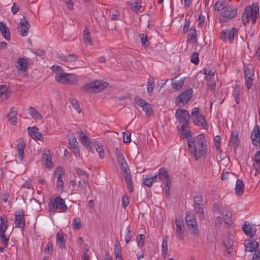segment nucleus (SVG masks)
Wrapping results in <instances>:
<instances>
[{
	"instance_id": "1",
	"label": "nucleus",
	"mask_w": 260,
	"mask_h": 260,
	"mask_svg": "<svg viewBox=\"0 0 260 260\" xmlns=\"http://www.w3.org/2000/svg\"><path fill=\"white\" fill-rule=\"evenodd\" d=\"M259 13V7L256 3L251 6H247L244 9L242 15V20L244 26L251 20L253 24L255 23L257 14Z\"/></svg>"
},
{
	"instance_id": "2",
	"label": "nucleus",
	"mask_w": 260,
	"mask_h": 260,
	"mask_svg": "<svg viewBox=\"0 0 260 260\" xmlns=\"http://www.w3.org/2000/svg\"><path fill=\"white\" fill-rule=\"evenodd\" d=\"M108 85L107 82L96 80L84 85L81 90L84 92H99L103 90Z\"/></svg>"
},
{
	"instance_id": "3",
	"label": "nucleus",
	"mask_w": 260,
	"mask_h": 260,
	"mask_svg": "<svg viewBox=\"0 0 260 260\" xmlns=\"http://www.w3.org/2000/svg\"><path fill=\"white\" fill-rule=\"evenodd\" d=\"M155 176L157 177V180H160L162 179L164 180V183L165 185V189L166 195L167 197L170 196V189L171 186V180L170 175L168 173V171L164 167L160 168L158 170V173L156 174Z\"/></svg>"
},
{
	"instance_id": "4",
	"label": "nucleus",
	"mask_w": 260,
	"mask_h": 260,
	"mask_svg": "<svg viewBox=\"0 0 260 260\" xmlns=\"http://www.w3.org/2000/svg\"><path fill=\"white\" fill-rule=\"evenodd\" d=\"M49 207L50 212L53 214L55 213L57 209H59L62 212H66L68 210V207L65 203L64 200L60 197L51 199L50 201Z\"/></svg>"
},
{
	"instance_id": "5",
	"label": "nucleus",
	"mask_w": 260,
	"mask_h": 260,
	"mask_svg": "<svg viewBox=\"0 0 260 260\" xmlns=\"http://www.w3.org/2000/svg\"><path fill=\"white\" fill-rule=\"evenodd\" d=\"M55 80L57 82L66 85L73 84L77 81V79L74 74L64 72L57 73Z\"/></svg>"
},
{
	"instance_id": "6",
	"label": "nucleus",
	"mask_w": 260,
	"mask_h": 260,
	"mask_svg": "<svg viewBox=\"0 0 260 260\" xmlns=\"http://www.w3.org/2000/svg\"><path fill=\"white\" fill-rule=\"evenodd\" d=\"M175 115L180 123H181V129L185 131L189 124L190 115L188 112L185 109H178L176 110Z\"/></svg>"
},
{
	"instance_id": "7",
	"label": "nucleus",
	"mask_w": 260,
	"mask_h": 260,
	"mask_svg": "<svg viewBox=\"0 0 260 260\" xmlns=\"http://www.w3.org/2000/svg\"><path fill=\"white\" fill-rule=\"evenodd\" d=\"M0 239L5 248H7L9 242V237H7L5 233L8 229V218L6 215L0 217Z\"/></svg>"
},
{
	"instance_id": "8",
	"label": "nucleus",
	"mask_w": 260,
	"mask_h": 260,
	"mask_svg": "<svg viewBox=\"0 0 260 260\" xmlns=\"http://www.w3.org/2000/svg\"><path fill=\"white\" fill-rule=\"evenodd\" d=\"M237 9L230 5L226 8L219 15L218 19L221 23H225L232 19L237 15Z\"/></svg>"
},
{
	"instance_id": "9",
	"label": "nucleus",
	"mask_w": 260,
	"mask_h": 260,
	"mask_svg": "<svg viewBox=\"0 0 260 260\" xmlns=\"http://www.w3.org/2000/svg\"><path fill=\"white\" fill-rule=\"evenodd\" d=\"M185 220L191 233L197 234L198 230L196 216L193 213H187L185 217Z\"/></svg>"
},
{
	"instance_id": "10",
	"label": "nucleus",
	"mask_w": 260,
	"mask_h": 260,
	"mask_svg": "<svg viewBox=\"0 0 260 260\" xmlns=\"http://www.w3.org/2000/svg\"><path fill=\"white\" fill-rule=\"evenodd\" d=\"M192 92L191 88L185 89L176 98L175 103L176 104L182 103L183 105L187 104L192 98Z\"/></svg>"
},
{
	"instance_id": "11",
	"label": "nucleus",
	"mask_w": 260,
	"mask_h": 260,
	"mask_svg": "<svg viewBox=\"0 0 260 260\" xmlns=\"http://www.w3.org/2000/svg\"><path fill=\"white\" fill-rule=\"evenodd\" d=\"M134 102L139 106L143 108V110L148 116L152 115L153 109L150 104L147 102L145 100L142 99L139 96H136L134 99Z\"/></svg>"
},
{
	"instance_id": "12",
	"label": "nucleus",
	"mask_w": 260,
	"mask_h": 260,
	"mask_svg": "<svg viewBox=\"0 0 260 260\" xmlns=\"http://www.w3.org/2000/svg\"><path fill=\"white\" fill-rule=\"evenodd\" d=\"M15 224L16 228H23L25 225V214L23 210L15 212Z\"/></svg>"
},
{
	"instance_id": "13",
	"label": "nucleus",
	"mask_w": 260,
	"mask_h": 260,
	"mask_svg": "<svg viewBox=\"0 0 260 260\" xmlns=\"http://www.w3.org/2000/svg\"><path fill=\"white\" fill-rule=\"evenodd\" d=\"M25 19V17L23 16L21 19L20 22L17 26V29L18 30L19 34L23 37L26 36L28 33L29 29L30 28V25L28 21H23Z\"/></svg>"
},
{
	"instance_id": "14",
	"label": "nucleus",
	"mask_w": 260,
	"mask_h": 260,
	"mask_svg": "<svg viewBox=\"0 0 260 260\" xmlns=\"http://www.w3.org/2000/svg\"><path fill=\"white\" fill-rule=\"evenodd\" d=\"M188 147L189 153L195 158L196 160H198L202 156H206L204 150H201L199 148V150L198 151L196 144H189Z\"/></svg>"
},
{
	"instance_id": "15",
	"label": "nucleus",
	"mask_w": 260,
	"mask_h": 260,
	"mask_svg": "<svg viewBox=\"0 0 260 260\" xmlns=\"http://www.w3.org/2000/svg\"><path fill=\"white\" fill-rule=\"evenodd\" d=\"M260 127L258 125H255L251 132V142L253 145L257 147H260Z\"/></svg>"
},
{
	"instance_id": "16",
	"label": "nucleus",
	"mask_w": 260,
	"mask_h": 260,
	"mask_svg": "<svg viewBox=\"0 0 260 260\" xmlns=\"http://www.w3.org/2000/svg\"><path fill=\"white\" fill-rule=\"evenodd\" d=\"M237 32V29L234 27L232 28L230 31L225 30L220 33V39L224 42H226L229 39V42L232 43L234 39L235 34Z\"/></svg>"
},
{
	"instance_id": "17",
	"label": "nucleus",
	"mask_w": 260,
	"mask_h": 260,
	"mask_svg": "<svg viewBox=\"0 0 260 260\" xmlns=\"http://www.w3.org/2000/svg\"><path fill=\"white\" fill-rule=\"evenodd\" d=\"M176 233L177 237L179 240H183L184 237V225L182 219H176Z\"/></svg>"
},
{
	"instance_id": "18",
	"label": "nucleus",
	"mask_w": 260,
	"mask_h": 260,
	"mask_svg": "<svg viewBox=\"0 0 260 260\" xmlns=\"http://www.w3.org/2000/svg\"><path fill=\"white\" fill-rule=\"evenodd\" d=\"M223 242L225 251L228 254H231L232 251L233 250L232 246L234 244L233 237L230 235H224Z\"/></svg>"
},
{
	"instance_id": "19",
	"label": "nucleus",
	"mask_w": 260,
	"mask_h": 260,
	"mask_svg": "<svg viewBox=\"0 0 260 260\" xmlns=\"http://www.w3.org/2000/svg\"><path fill=\"white\" fill-rule=\"evenodd\" d=\"M244 245L246 250L249 252L256 251L258 248V243L253 239H247L245 241Z\"/></svg>"
},
{
	"instance_id": "20",
	"label": "nucleus",
	"mask_w": 260,
	"mask_h": 260,
	"mask_svg": "<svg viewBox=\"0 0 260 260\" xmlns=\"http://www.w3.org/2000/svg\"><path fill=\"white\" fill-rule=\"evenodd\" d=\"M27 131L28 134L32 139L41 140L43 138L42 134L39 132V129L36 126L28 127Z\"/></svg>"
},
{
	"instance_id": "21",
	"label": "nucleus",
	"mask_w": 260,
	"mask_h": 260,
	"mask_svg": "<svg viewBox=\"0 0 260 260\" xmlns=\"http://www.w3.org/2000/svg\"><path fill=\"white\" fill-rule=\"evenodd\" d=\"M197 143L201 150H204L206 155L207 152V144L205 136L204 134H200L198 135L197 138Z\"/></svg>"
},
{
	"instance_id": "22",
	"label": "nucleus",
	"mask_w": 260,
	"mask_h": 260,
	"mask_svg": "<svg viewBox=\"0 0 260 260\" xmlns=\"http://www.w3.org/2000/svg\"><path fill=\"white\" fill-rule=\"evenodd\" d=\"M242 229L245 234L250 237H253L256 232V229L249 224L243 225Z\"/></svg>"
},
{
	"instance_id": "23",
	"label": "nucleus",
	"mask_w": 260,
	"mask_h": 260,
	"mask_svg": "<svg viewBox=\"0 0 260 260\" xmlns=\"http://www.w3.org/2000/svg\"><path fill=\"white\" fill-rule=\"evenodd\" d=\"M25 147V143L22 139H19L17 147L18 149V157L20 161L24 158V150Z\"/></svg>"
},
{
	"instance_id": "24",
	"label": "nucleus",
	"mask_w": 260,
	"mask_h": 260,
	"mask_svg": "<svg viewBox=\"0 0 260 260\" xmlns=\"http://www.w3.org/2000/svg\"><path fill=\"white\" fill-rule=\"evenodd\" d=\"M194 124L198 126H203L204 128H207L208 125L205 119V116L203 114L198 117L193 119Z\"/></svg>"
},
{
	"instance_id": "25",
	"label": "nucleus",
	"mask_w": 260,
	"mask_h": 260,
	"mask_svg": "<svg viewBox=\"0 0 260 260\" xmlns=\"http://www.w3.org/2000/svg\"><path fill=\"white\" fill-rule=\"evenodd\" d=\"M0 30L3 36L7 40H10V32L9 28L3 22H0Z\"/></svg>"
},
{
	"instance_id": "26",
	"label": "nucleus",
	"mask_w": 260,
	"mask_h": 260,
	"mask_svg": "<svg viewBox=\"0 0 260 260\" xmlns=\"http://www.w3.org/2000/svg\"><path fill=\"white\" fill-rule=\"evenodd\" d=\"M63 237L62 231L61 230L59 231L56 235V243L61 248L65 247V240Z\"/></svg>"
},
{
	"instance_id": "27",
	"label": "nucleus",
	"mask_w": 260,
	"mask_h": 260,
	"mask_svg": "<svg viewBox=\"0 0 260 260\" xmlns=\"http://www.w3.org/2000/svg\"><path fill=\"white\" fill-rule=\"evenodd\" d=\"M42 158V161L46 167L49 168L52 167L53 162L52 161L51 156L49 153H43Z\"/></svg>"
},
{
	"instance_id": "28",
	"label": "nucleus",
	"mask_w": 260,
	"mask_h": 260,
	"mask_svg": "<svg viewBox=\"0 0 260 260\" xmlns=\"http://www.w3.org/2000/svg\"><path fill=\"white\" fill-rule=\"evenodd\" d=\"M244 184L242 180L238 179L235 187V193L237 196H241L243 192Z\"/></svg>"
},
{
	"instance_id": "29",
	"label": "nucleus",
	"mask_w": 260,
	"mask_h": 260,
	"mask_svg": "<svg viewBox=\"0 0 260 260\" xmlns=\"http://www.w3.org/2000/svg\"><path fill=\"white\" fill-rule=\"evenodd\" d=\"M10 96V94L8 91L7 86L0 85V100H1V101L6 100Z\"/></svg>"
},
{
	"instance_id": "30",
	"label": "nucleus",
	"mask_w": 260,
	"mask_h": 260,
	"mask_svg": "<svg viewBox=\"0 0 260 260\" xmlns=\"http://www.w3.org/2000/svg\"><path fill=\"white\" fill-rule=\"evenodd\" d=\"M231 140L234 149H236L239 145V138L238 132L234 131L232 132Z\"/></svg>"
},
{
	"instance_id": "31",
	"label": "nucleus",
	"mask_w": 260,
	"mask_h": 260,
	"mask_svg": "<svg viewBox=\"0 0 260 260\" xmlns=\"http://www.w3.org/2000/svg\"><path fill=\"white\" fill-rule=\"evenodd\" d=\"M29 111L30 115L34 119L41 120L42 119V115L35 108L30 107Z\"/></svg>"
},
{
	"instance_id": "32",
	"label": "nucleus",
	"mask_w": 260,
	"mask_h": 260,
	"mask_svg": "<svg viewBox=\"0 0 260 260\" xmlns=\"http://www.w3.org/2000/svg\"><path fill=\"white\" fill-rule=\"evenodd\" d=\"M190 33L188 34L187 41L190 42H197V32L194 27H191L190 29Z\"/></svg>"
},
{
	"instance_id": "33",
	"label": "nucleus",
	"mask_w": 260,
	"mask_h": 260,
	"mask_svg": "<svg viewBox=\"0 0 260 260\" xmlns=\"http://www.w3.org/2000/svg\"><path fill=\"white\" fill-rule=\"evenodd\" d=\"M18 66L17 67L18 70L25 72L27 68V61L26 59L19 58L17 60Z\"/></svg>"
},
{
	"instance_id": "34",
	"label": "nucleus",
	"mask_w": 260,
	"mask_h": 260,
	"mask_svg": "<svg viewBox=\"0 0 260 260\" xmlns=\"http://www.w3.org/2000/svg\"><path fill=\"white\" fill-rule=\"evenodd\" d=\"M59 58L62 61L73 62L77 59L78 56L77 55L73 54H69L68 56L62 55L59 56Z\"/></svg>"
},
{
	"instance_id": "35",
	"label": "nucleus",
	"mask_w": 260,
	"mask_h": 260,
	"mask_svg": "<svg viewBox=\"0 0 260 260\" xmlns=\"http://www.w3.org/2000/svg\"><path fill=\"white\" fill-rule=\"evenodd\" d=\"M79 135L83 145L85 147H88L90 144V141L88 137L82 131L79 132Z\"/></svg>"
},
{
	"instance_id": "36",
	"label": "nucleus",
	"mask_w": 260,
	"mask_h": 260,
	"mask_svg": "<svg viewBox=\"0 0 260 260\" xmlns=\"http://www.w3.org/2000/svg\"><path fill=\"white\" fill-rule=\"evenodd\" d=\"M204 204L200 205H194V209L197 214H198V217L202 219L205 218V215L204 213Z\"/></svg>"
},
{
	"instance_id": "37",
	"label": "nucleus",
	"mask_w": 260,
	"mask_h": 260,
	"mask_svg": "<svg viewBox=\"0 0 260 260\" xmlns=\"http://www.w3.org/2000/svg\"><path fill=\"white\" fill-rule=\"evenodd\" d=\"M157 177L155 175L151 177L146 178L144 179L143 184L150 187L154 182H157Z\"/></svg>"
},
{
	"instance_id": "38",
	"label": "nucleus",
	"mask_w": 260,
	"mask_h": 260,
	"mask_svg": "<svg viewBox=\"0 0 260 260\" xmlns=\"http://www.w3.org/2000/svg\"><path fill=\"white\" fill-rule=\"evenodd\" d=\"M83 38L84 40V43L87 45H91L92 41L91 36L87 28L83 30Z\"/></svg>"
},
{
	"instance_id": "39",
	"label": "nucleus",
	"mask_w": 260,
	"mask_h": 260,
	"mask_svg": "<svg viewBox=\"0 0 260 260\" xmlns=\"http://www.w3.org/2000/svg\"><path fill=\"white\" fill-rule=\"evenodd\" d=\"M244 78H252L253 74L252 72V68L251 66L247 65L244 69Z\"/></svg>"
},
{
	"instance_id": "40",
	"label": "nucleus",
	"mask_w": 260,
	"mask_h": 260,
	"mask_svg": "<svg viewBox=\"0 0 260 260\" xmlns=\"http://www.w3.org/2000/svg\"><path fill=\"white\" fill-rule=\"evenodd\" d=\"M147 91L149 94H152L154 87V79L152 77H150L147 82Z\"/></svg>"
},
{
	"instance_id": "41",
	"label": "nucleus",
	"mask_w": 260,
	"mask_h": 260,
	"mask_svg": "<svg viewBox=\"0 0 260 260\" xmlns=\"http://www.w3.org/2000/svg\"><path fill=\"white\" fill-rule=\"evenodd\" d=\"M184 79H181L178 81H176L175 79L172 80V84L174 88L178 90L181 88L184 84Z\"/></svg>"
},
{
	"instance_id": "42",
	"label": "nucleus",
	"mask_w": 260,
	"mask_h": 260,
	"mask_svg": "<svg viewBox=\"0 0 260 260\" xmlns=\"http://www.w3.org/2000/svg\"><path fill=\"white\" fill-rule=\"evenodd\" d=\"M226 4L225 1H217L214 5V9L216 11H221L226 7Z\"/></svg>"
},
{
	"instance_id": "43",
	"label": "nucleus",
	"mask_w": 260,
	"mask_h": 260,
	"mask_svg": "<svg viewBox=\"0 0 260 260\" xmlns=\"http://www.w3.org/2000/svg\"><path fill=\"white\" fill-rule=\"evenodd\" d=\"M115 153H116V158H117V161H118L119 164L126 161L124 159V156L122 154V153L121 152L119 148H116L115 149Z\"/></svg>"
},
{
	"instance_id": "44",
	"label": "nucleus",
	"mask_w": 260,
	"mask_h": 260,
	"mask_svg": "<svg viewBox=\"0 0 260 260\" xmlns=\"http://www.w3.org/2000/svg\"><path fill=\"white\" fill-rule=\"evenodd\" d=\"M139 38L141 40V43L142 46L147 47L149 46V43L148 41L147 36L145 35L144 34H141L139 35Z\"/></svg>"
},
{
	"instance_id": "45",
	"label": "nucleus",
	"mask_w": 260,
	"mask_h": 260,
	"mask_svg": "<svg viewBox=\"0 0 260 260\" xmlns=\"http://www.w3.org/2000/svg\"><path fill=\"white\" fill-rule=\"evenodd\" d=\"M168 252V242L167 239H163L162 242V248H161V253L162 255L164 257H166Z\"/></svg>"
},
{
	"instance_id": "46",
	"label": "nucleus",
	"mask_w": 260,
	"mask_h": 260,
	"mask_svg": "<svg viewBox=\"0 0 260 260\" xmlns=\"http://www.w3.org/2000/svg\"><path fill=\"white\" fill-rule=\"evenodd\" d=\"M73 226L75 230H79L82 228V225L79 217H76L74 219Z\"/></svg>"
},
{
	"instance_id": "47",
	"label": "nucleus",
	"mask_w": 260,
	"mask_h": 260,
	"mask_svg": "<svg viewBox=\"0 0 260 260\" xmlns=\"http://www.w3.org/2000/svg\"><path fill=\"white\" fill-rule=\"evenodd\" d=\"M114 253L115 257L121 255V247L118 242L114 246Z\"/></svg>"
},
{
	"instance_id": "48",
	"label": "nucleus",
	"mask_w": 260,
	"mask_h": 260,
	"mask_svg": "<svg viewBox=\"0 0 260 260\" xmlns=\"http://www.w3.org/2000/svg\"><path fill=\"white\" fill-rule=\"evenodd\" d=\"M145 236L143 234H139L136 237L138 246L142 247L144 244Z\"/></svg>"
},
{
	"instance_id": "49",
	"label": "nucleus",
	"mask_w": 260,
	"mask_h": 260,
	"mask_svg": "<svg viewBox=\"0 0 260 260\" xmlns=\"http://www.w3.org/2000/svg\"><path fill=\"white\" fill-rule=\"evenodd\" d=\"M129 5L131 6V9L133 11L136 12L137 13L141 12V9L142 8L141 5L139 4L138 2L135 3H129Z\"/></svg>"
},
{
	"instance_id": "50",
	"label": "nucleus",
	"mask_w": 260,
	"mask_h": 260,
	"mask_svg": "<svg viewBox=\"0 0 260 260\" xmlns=\"http://www.w3.org/2000/svg\"><path fill=\"white\" fill-rule=\"evenodd\" d=\"M71 105H72L73 107L77 110L78 113H81V109L80 108L79 105L78 104V102L77 100L72 99L70 100Z\"/></svg>"
},
{
	"instance_id": "51",
	"label": "nucleus",
	"mask_w": 260,
	"mask_h": 260,
	"mask_svg": "<svg viewBox=\"0 0 260 260\" xmlns=\"http://www.w3.org/2000/svg\"><path fill=\"white\" fill-rule=\"evenodd\" d=\"M194 205H200L203 204V199L202 196L198 194L193 198Z\"/></svg>"
},
{
	"instance_id": "52",
	"label": "nucleus",
	"mask_w": 260,
	"mask_h": 260,
	"mask_svg": "<svg viewBox=\"0 0 260 260\" xmlns=\"http://www.w3.org/2000/svg\"><path fill=\"white\" fill-rule=\"evenodd\" d=\"M190 61L196 65L198 64L199 62V53L197 52L193 53L191 56Z\"/></svg>"
},
{
	"instance_id": "53",
	"label": "nucleus",
	"mask_w": 260,
	"mask_h": 260,
	"mask_svg": "<svg viewBox=\"0 0 260 260\" xmlns=\"http://www.w3.org/2000/svg\"><path fill=\"white\" fill-rule=\"evenodd\" d=\"M131 141V133L129 132L123 133V142L124 143H129Z\"/></svg>"
},
{
	"instance_id": "54",
	"label": "nucleus",
	"mask_w": 260,
	"mask_h": 260,
	"mask_svg": "<svg viewBox=\"0 0 260 260\" xmlns=\"http://www.w3.org/2000/svg\"><path fill=\"white\" fill-rule=\"evenodd\" d=\"M69 144L72 149L78 147V143L77 141L76 138L75 137H73L70 139Z\"/></svg>"
},
{
	"instance_id": "55",
	"label": "nucleus",
	"mask_w": 260,
	"mask_h": 260,
	"mask_svg": "<svg viewBox=\"0 0 260 260\" xmlns=\"http://www.w3.org/2000/svg\"><path fill=\"white\" fill-rule=\"evenodd\" d=\"M224 216V222L226 224L231 223V216H232V213H231V212H230L229 211H225V214Z\"/></svg>"
},
{
	"instance_id": "56",
	"label": "nucleus",
	"mask_w": 260,
	"mask_h": 260,
	"mask_svg": "<svg viewBox=\"0 0 260 260\" xmlns=\"http://www.w3.org/2000/svg\"><path fill=\"white\" fill-rule=\"evenodd\" d=\"M133 237L131 231L130 230L129 227L127 228V232L125 236V241L126 244H128L131 241Z\"/></svg>"
},
{
	"instance_id": "57",
	"label": "nucleus",
	"mask_w": 260,
	"mask_h": 260,
	"mask_svg": "<svg viewBox=\"0 0 260 260\" xmlns=\"http://www.w3.org/2000/svg\"><path fill=\"white\" fill-rule=\"evenodd\" d=\"M123 173L124 174V178L126 184L132 183V176L130 171H126V172H123Z\"/></svg>"
},
{
	"instance_id": "58",
	"label": "nucleus",
	"mask_w": 260,
	"mask_h": 260,
	"mask_svg": "<svg viewBox=\"0 0 260 260\" xmlns=\"http://www.w3.org/2000/svg\"><path fill=\"white\" fill-rule=\"evenodd\" d=\"M122 206L125 208L129 204V198L127 195L123 196L121 199Z\"/></svg>"
},
{
	"instance_id": "59",
	"label": "nucleus",
	"mask_w": 260,
	"mask_h": 260,
	"mask_svg": "<svg viewBox=\"0 0 260 260\" xmlns=\"http://www.w3.org/2000/svg\"><path fill=\"white\" fill-rule=\"evenodd\" d=\"M76 173L80 176H84L86 179L88 178L89 175L84 171L81 170L80 168H77L76 169Z\"/></svg>"
},
{
	"instance_id": "60",
	"label": "nucleus",
	"mask_w": 260,
	"mask_h": 260,
	"mask_svg": "<svg viewBox=\"0 0 260 260\" xmlns=\"http://www.w3.org/2000/svg\"><path fill=\"white\" fill-rule=\"evenodd\" d=\"M200 115H201V114L199 113V108L198 107H194L192 109V111H191V116H192V119L198 117L200 116Z\"/></svg>"
},
{
	"instance_id": "61",
	"label": "nucleus",
	"mask_w": 260,
	"mask_h": 260,
	"mask_svg": "<svg viewBox=\"0 0 260 260\" xmlns=\"http://www.w3.org/2000/svg\"><path fill=\"white\" fill-rule=\"evenodd\" d=\"M245 80L246 87L249 89L253 85V79L252 78H245Z\"/></svg>"
},
{
	"instance_id": "62",
	"label": "nucleus",
	"mask_w": 260,
	"mask_h": 260,
	"mask_svg": "<svg viewBox=\"0 0 260 260\" xmlns=\"http://www.w3.org/2000/svg\"><path fill=\"white\" fill-rule=\"evenodd\" d=\"M190 23V22L189 19H187L186 18L185 21V23H184V24L183 26V31L184 33H186L187 32L189 27Z\"/></svg>"
},
{
	"instance_id": "63",
	"label": "nucleus",
	"mask_w": 260,
	"mask_h": 260,
	"mask_svg": "<svg viewBox=\"0 0 260 260\" xmlns=\"http://www.w3.org/2000/svg\"><path fill=\"white\" fill-rule=\"evenodd\" d=\"M44 251L47 252L48 253L51 254L53 252V245L50 242L47 243Z\"/></svg>"
},
{
	"instance_id": "64",
	"label": "nucleus",
	"mask_w": 260,
	"mask_h": 260,
	"mask_svg": "<svg viewBox=\"0 0 260 260\" xmlns=\"http://www.w3.org/2000/svg\"><path fill=\"white\" fill-rule=\"evenodd\" d=\"M254 164H258L260 163V151H257L254 155Z\"/></svg>"
}]
</instances>
